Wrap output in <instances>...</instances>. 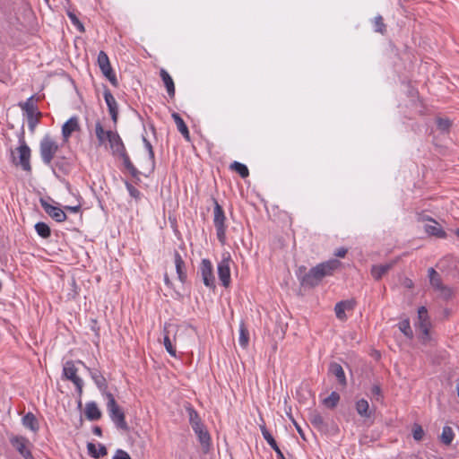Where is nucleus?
Returning <instances> with one entry per match:
<instances>
[{
  "mask_svg": "<svg viewBox=\"0 0 459 459\" xmlns=\"http://www.w3.org/2000/svg\"><path fill=\"white\" fill-rule=\"evenodd\" d=\"M112 459H131V457L127 452L122 449H117Z\"/></svg>",
  "mask_w": 459,
  "mask_h": 459,
  "instance_id": "6e6d98bb",
  "label": "nucleus"
},
{
  "mask_svg": "<svg viewBox=\"0 0 459 459\" xmlns=\"http://www.w3.org/2000/svg\"><path fill=\"white\" fill-rule=\"evenodd\" d=\"M85 416L89 420L94 421L101 418V411L95 402H89L85 405Z\"/></svg>",
  "mask_w": 459,
  "mask_h": 459,
  "instance_id": "412c9836",
  "label": "nucleus"
},
{
  "mask_svg": "<svg viewBox=\"0 0 459 459\" xmlns=\"http://www.w3.org/2000/svg\"><path fill=\"white\" fill-rule=\"evenodd\" d=\"M174 262L178 278L182 283H185L187 278L186 265L181 255L177 250L174 251Z\"/></svg>",
  "mask_w": 459,
  "mask_h": 459,
  "instance_id": "a211bd4d",
  "label": "nucleus"
},
{
  "mask_svg": "<svg viewBox=\"0 0 459 459\" xmlns=\"http://www.w3.org/2000/svg\"><path fill=\"white\" fill-rule=\"evenodd\" d=\"M175 124L177 125L178 130L181 133L183 137L187 141L190 142V134L187 126L184 122L183 118L180 117L178 113H172L171 115Z\"/></svg>",
  "mask_w": 459,
  "mask_h": 459,
  "instance_id": "5701e85b",
  "label": "nucleus"
},
{
  "mask_svg": "<svg viewBox=\"0 0 459 459\" xmlns=\"http://www.w3.org/2000/svg\"><path fill=\"white\" fill-rule=\"evenodd\" d=\"M19 106L25 112L28 121V126L31 133L34 132L37 125L39 123L42 113L38 111L37 107L33 103V96L27 99L23 103H19Z\"/></svg>",
  "mask_w": 459,
  "mask_h": 459,
  "instance_id": "423d86ee",
  "label": "nucleus"
},
{
  "mask_svg": "<svg viewBox=\"0 0 459 459\" xmlns=\"http://www.w3.org/2000/svg\"><path fill=\"white\" fill-rule=\"evenodd\" d=\"M160 76L166 87L167 92L170 98H174L175 96V84L173 79L169 75V74L163 68L160 71Z\"/></svg>",
  "mask_w": 459,
  "mask_h": 459,
  "instance_id": "4be33fe9",
  "label": "nucleus"
},
{
  "mask_svg": "<svg viewBox=\"0 0 459 459\" xmlns=\"http://www.w3.org/2000/svg\"><path fill=\"white\" fill-rule=\"evenodd\" d=\"M67 15H68L71 22L73 23V25L75 26L80 32L85 31L83 24L81 22V21L78 19V17L76 16L75 13L68 11Z\"/></svg>",
  "mask_w": 459,
  "mask_h": 459,
  "instance_id": "37998d69",
  "label": "nucleus"
},
{
  "mask_svg": "<svg viewBox=\"0 0 459 459\" xmlns=\"http://www.w3.org/2000/svg\"><path fill=\"white\" fill-rule=\"evenodd\" d=\"M355 302L353 300H342L336 303L334 307V312L336 317L340 320L346 319L345 310H352L354 307Z\"/></svg>",
  "mask_w": 459,
  "mask_h": 459,
  "instance_id": "6ab92c4d",
  "label": "nucleus"
},
{
  "mask_svg": "<svg viewBox=\"0 0 459 459\" xmlns=\"http://www.w3.org/2000/svg\"><path fill=\"white\" fill-rule=\"evenodd\" d=\"M143 142L148 151L150 160L154 163V152L152 143L144 136L143 137Z\"/></svg>",
  "mask_w": 459,
  "mask_h": 459,
  "instance_id": "3c124183",
  "label": "nucleus"
},
{
  "mask_svg": "<svg viewBox=\"0 0 459 459\" xmlns=\"http://www.w3.org/2000/svg\"><path fill=\"white\" fill-rule=\"evenodd\" d=\"M339 401L340 394L337 392L333 391L328 397L323 400V404L329 409H333L337 406Z\"/></svg>",
  "mask_w": 459,
  "mask_h": 459,
  "instance_id": "c9c22d12",
  "label": "nucleus"
},
{
  "mask_svg": "<svg viewBox=\"0 0 459 459\" xmlns=\"http://www.w3.org/2000/svg\"><path fill=\"white\" fill-rule=\"evenodd\" d=\"M418 319H419V322L429 320V316H428V310L423 306L419 307V309H418Z\"/></svg>",
  "mask_w": 459,
  "mask_h": 459,
  "instance_id": "603ef678",
  "label": "nucleus"
},
{
  "mask_svg": "<svg viewBox=\"0 0 459 459\" xmlns=\"http://www.w3.org/2000/svg\"><path fill=\"white\" fill-rule=\"evenodd\" d=\"M98 65L101 72L111 69V65L108 55L104 51H100L98 55Z\"/></svg>",
  "mask_w": 459,
  "mask_h": 459,
  "instance_id": "58836bf2",
  "label": "nucleus"
},
{
  "mask_svg": "<svg viewBox=\"0 0 459 459\" xmlns=\"http://www.w3.org/2000/svg\"><path fill=\"white\" fill-rule=\"evenodd\" d=\"M22 424L34 433L38 432L39 429V421L32 412H28L22 417Z\"/></svg>",
  "mask_w": 459,
  "mask_h": 459,
  "instance_id": "cd10ccee",
  "label": "nucleus"
},
{
  "mask_svg": "<svg viewBox=\"0 0 459 459\" xmlns=\"http://www.w3.org/2000/svg\"><path fill=\"white\" fill-rule=\"evenodd\" d=\"M118 156L122 159L123 164L126 169H128L129 166H131L133 164L126 151H125L124 152H121L120 154H118Z\"/></svg>",
  "mask_w": 459,
  "mask_h": 459,
  "instance_id": "13d9d810",
  "label": "nucleus"
},
{
  "mask_svg": "<svg viewBox=\"0 0 459 459\" xmlns=\"http://www.w3.org/2000/svg\"><path fill=\"white\" fill-rule=\"evenodd\" d=\"M455 235L459 238V229L455 230Z\"/></svg>",
  "mask_w": 459,
  "mask_h": 459,
  "instance_id": "338daca9",
  "label": "nucleus"
},
{
  "mask_svg": "<svg viewBox=\"0 0 459 459\" xmlns=\"http://www.w3.org/2000/svg\"><path fill=\"white\" fill-rule=\"evenodd\" d=\"M125 184L130 196L135 199L136 201H139L142 196L141 192L136 187H134L130 182L126 181Z\"/></svg>",
  "mask_w": 459,
  "mask_h": 459,
  "instance_id": "a18cd8bd",
  "label": "nucleus"
},
{
  "mask_svg": "<svg viewBox=\"0 0 459 459\" xmlns=\"http://www.w3.org/2000/svg\"><path fill=\"white\" fill-rule=\"evenodd\" d=\"M200 273L204 281V284L209 288L215 287V278L213 275V267L209 259H203L200 264Z\"/></svg>",
  "mask_w": 459,
  "mask_h": 459,
  "instance_id": "6e6552de",
  "label": "nucleus"
},
{
  "mask_svg": "<svg viewBox=\"0 0 459 459\" xmlns=\"http://www.w3.org/2000/svg\"><path fill=\"white\" fill-rule=\"evenodd\" d=\"M20 146L16 149L19 153L18 158L12 152V160L15 166H20L26 172H31L30 153L31 151L27 145L23 134L20 137Z\"/></svg>",
  "mask_w": 459,
  "mask_h": 459,
  "instance_id": "20e7f679",
  "label": "nucleus"
},
{
  "mask_svg": "<svg viewBox=\"0 0 459 459\" xmlns=\"http://www.w3.org/2000/svg\"><path fill=\"white\" fill-rule=\"evenodd\" d=\"M341 264L337 259H330L312 267L308 272L305 266H299L296 274L303 287L313 288L317 286L323 278L333 275Z\"/></svg>",
  "mask_w": 459,
  "mask_h": 459,
  "instance_id": "f257e3e1",
  "label": "nucleus"
},
{
  "mask_svg": "<svg viewBox=\"0 0 459 459\" xmlns=\"http://www.w3.org/2000/svg\"><path fill=\"white\" fill-rule=\"evenodd\" d=\"M55 172V169H57L64 175H67L72 170L71 160L65 156H56L50 166Z\"/></svg>",
  "mask_w": 459,
  "mask_h": 459,
  "instance_id": "2eb2a0df",
  "label": "nucleus"
},
{
  "mask_svg": "<svg viewBox=\"0 0 459 459\" xmlns=\"http://www.w3.org/2000/svg\"><path fill=\"white\" fill-rule=\"evenodd\" d=\"M292 422L295 425L298 433L300 435V437L303 439H305V435H304V432H303V429H301V427L296 422V420L294 419H292Z\"/></svg>",
  "mask_w": 459,
  "mask_h": 459,
  "instance_id": "680f3d73",
  "label": "nucleus"
},
{
  "mask_svg": "<svg viewBox=\"0 0 459 459\" xmlns=\"http://www.w3.org/2000/svg\"><path fill=\"white\" fill-rule=\"evenodd\" d=\"M130 175L135 179L136 183L140 181V174L141 172L132 164L129 166L128 169H126Z\"/></svg>",
  "mask_w": 459,
  "mask_h": 459,
  "instance_id": "864d4df0",
  "label": "nucleus"
},
{
  "mask_svg": "<svg viewBox=\"0 0 459 459\" xmlns=\"http://www.w3.org/2000/svg\"><path fill=\"white\" fill-rule=\"evenodd\" d=\"M130 175L135 179L136 183L140 181V174L141 172L132 164L129 166L128 169H126Z\"/></svg>",
  "mask_w": 459,
  "mask_h": 459,
  "instance_id": "5fc2aeb1",
  "label": "nucleus"
},
{
  "mask_svg": "<svg viewBox=\"0 0 459 459\" xmlns=\"http://www.w3.org/2000/svg\"><path fill=\"white\" fill-rule=\"evenodd\" d=\"M10 442L13 447L19 452V454L24 458L28 459L32 455L30 449L27 448V445L29 444V440L21 436L13 437L10 439Z\"/></svg>",
  "mask_w": 459,
  "mask_h": 459,
  "instance_id": "4468645a",
  "label": "nucleus"
},
{
  "mask_svg": "<svg viewBox=\"0 0 459 459\" xmlns=\"http://www.w3.org/2000/svg\"><path fill=\"white\" fill-rule=\"evenodd\" d=\"M80 131V125L77 117H70L62 126V138L64 143H67L72 134Z\"/></svg>",
  "mask_w": 459,
  "mask_h": 459,
  "instance_id": "f8f14e48",
  "label": "nucleus"
},
{
  "mask_svg": "<svg viewBox=\"0 0 459 459\" xmlns=\"http://www.w3.org/2000/svg\"><path fill=\"white\" fill-rule=\"evenodd\" d=\"M59 151L58 143L49 134H45L39 142V154L42 162L51 166Z\"/></svg>",
  "mask_w": 459,
  "mask_h": 459,
  "instance_id": "f03ea898",
  "label": "nucleus"
},
{
  "mask_svg": "<svg viewBox=\"0 0 459 459\" xmlns=\"http://www.w3.org/2000/svg\"><path fill=\"white\" fill-rule=\"evenodd\" d=\"M230 169L237 172L242 178H246L249 176V170L247 167L238 161H234L230 164Z\"/></svg>",
  "mask_w": 459,
  "mask_h": 459,
  "instance_id": "f704fd0d",
  "label": "nucleus"
},
{
  "mask_svg": "<svg viewBox=\"0 0 459 459\" xmlns=\"http://www.w3.org/2000/svg\"><path fill=\"white\" fill-rule=\"evenodd\" d=\"M78 406L82 407V401H81V399L78 401Z\"/></svg>",
  "mask_w": 459,
  "mask_h": 459,
  "instance_id": "774afa93",
  "label": "nucleus"
},
{
  "mask_svg": "<svg viewBox=\"0 0 459 459\" xmlns=\"http://www.w3.org/2000/svg\"><path fill=\"white\" fill-rule=\"evenodd\" d=\"M91 379L94 381L100 391L106 397L108 384L106 378L103 377L101 372L96 368H87Z\"/></svg>",
  "mask_w": 459,
  "mask_h": 459,
  "instance_id": "dca6fc26",
  "label": "nucleus"
},
{
  "mask_svg": "<svg viewBox=\"0 0 459 459\" xmlns=\"http://www.w3.org/2000/svg\"><path fill=\"white\" fill-rule=\"evenodd\" d=\"M329 373L333 375L339 384L342 386H346L347 380L342 367L337 362H332L329 365Z\"/></svg>",
  "mask_w": 459,
  "mask_h": 459,
  "instance_id": "aec40b11",
  "label": "nucleus"
},
{
  "mask_svg": "<svg viewBox=\"0 0 459 459\" xmlns=\"http://www.w3.org/2000/svg\"><path fill=\"white\" fill-rule=\"evenodd\" d=\"M186 410L188 415L189 423L193 429H199V427L204 425L199 414L191 404L188 403L186 406Z\"/></svg>",
  "mask_w": 459,
  "mask_h": 459,
  "instance_id": "b1692460",
  "label": "nucleus"
},
{
  "mask_svg": "<svg viewBox=\"0 0 459 459\" xmlns=\"http://www.w3.org/2000/svg\"><path fill=\"white\" fill-rule=\"evenodd\" d=\"M170 328H171V325H169V326L165 325V327H164L165 335H164L163 343H164L165 349L169 352V354L171 355L172 357H176L177 351L172 343V341L169 338Z\"/></svg>",
  "mask_w": 459,
  "mask_h": 459,
  "instance_id": "2f4dec72",
  "label": "nucleus"
},
{
  "mask_svg": "<svg viewBox=\"0 0 459 459\" xmlns=\"http://www.w3.org/2000/svg\"><path fill=\"white\" fill-rule=\"evenodd\" d=\"M63 376L65 379L74 383L79 396H81L82 394L83 381L77 376V368L74 366V361L69 360L65 363L63 368Z\"/></svg>",
  "mask_w": 459,
  "mask_h": 459,
  "instance_id": "0eeeda50",
  "label": "nucleus"
},
{
  "mask_svg": "<svg viewBox=\"0 0 459 459\" xmlns=\"http://www.w3.org/2000/svg\"><path fill=\"white\" fill-rule=\"evenodd\" d=\"M35 230L43 238H48L51 235V230L45 222H37L35 224Z\"/></svg>",
  "mask_w": 459,
  "mask_h": 459,
  "instance_id": "ea45409f",
  "label": "nucleus"
},
{
  "mask_svg": "<svg viewBox=\"0 0 459 459\" xmlns=\"http://www.w3.org/2000/svg\"><path fill=\"white\" fill-rule=\"evenodd\" d=\"M346 254H347V249L344 247H341V248L337 249L336 252L334 253V255L338 257H344Z\"/></svg>",
  "mask_w": 459,
  "mask_h": 459,
  "instance_id": "052dcab7",
  "label": "nucleus"
},
{
  "mask_svg": "<svg viewBox=\"0 0 459 459\" xmlns=\"http://www.w3.org/2000/svg\"><path fill=\"white\" fill-rule=\"evenodd\" d=\"M356 411L363 418H369L372 414L371 411H369L368 402L364 398L356 402Z\"/></svg>",
  "mask_w": 459,
  "mask_h": 459,
  "instance_id": "c756f323",
  "label": "nucleus"
},
{
  "mask_svg": "<svg viewBox=\"0 0 459 459\" xmlns=\"http://www.w3.org/2000/svg\"><path fill=\"white\" fill-rule=\"evenodd\" d=\"M374 30L384 35L386 32V25L381 15H377L373 20Z\"/></svg>",
  "mask_w": 459,
  "mask_h": 459,
  "instance_id": "79ce46f5",
  "label": "nucleus"
},
{
  "mask_svg": "<svg viewBox=\"0 0 459 459\" xmlns=\"http://www.w3.org/2000/svg\"><path fill=\"white\" fill-rule=\"evenodd\" d=\"M308 420L311 424L319 430H324L327 428V424L325 422L323 416L316 410L308 413Z\"/></svg>",
  "mask_w": 459,
  "mask_h": 459,
  "instance_id": "393cba45",
  "label": "nucleus"
},
{
  "mask_svg": "<svg viewBox=\"0 0 459 459\" xmlns=\"http://www.w3.org/2000/svg\"><path fill=\"white\" fill-rule=\"evenodd\" d=\"M239 345L243 348H247L249 342V332L246 327L244 322H241L239 325V338H238Z\"/></svg>",
  "mask_w": 459,
  "mask_h": 459,
  "instance_id": "473e14b6",
  "label": "nucleus"
},
{
  "mask_svg": "<svg viewBox=\"0 0 459 459\" xmlns=\"http://www.w3.org/2000/svg\"><path fill=\"white\" fill-rule=\"evenodd\" d=\"M106 399L107 410L113 423L117 429L128 431L129 426L126 420L125 412L116 402L113 394L111 393H107Z\"/></svg>",
  "mask_w": 459,
  "mask_h": 459,
  "instance_id": "7ed1b4c3",
  "label": "nucleus"
},
{
  "mask_svg": "<svg viewBox=\"0 0 459 459\" xmlns=\"http://www.w3.org/2000/svg\"><path fill=\"white\" fill-rule=\"evenodd\" d=\"M429 281H430L431 286L433 288H435L436 290H438L439 288H441L443 286L441 278H440L439 274L435 271L434 268L429 269Z\"/></svg>",
  "mask_w": 459,
  "mask_h": 459,
  "instance_id": "a19ab883",
  "label": "nucleus"
},
{
  "mask_svg": "<svg viewBox=\"0 0 459 459\" xmlns=\"http://www.w3.org/2000/svg\"><path fill=\"white\" fill-rule=\"evenodd\" d=\"M108 143L114 155H118L126 151L120 135L112 130H108Z\"/></svg>",
  "mask_w": 459,
  "mask_h": 459,
  "instance_id": "9b49d317",
  "label": "nucleus"
},
{
  "mask_svg": "<svg viewBox=\"0 0 459 459\" xmlns=\"http://www.w3.org/2000/svg\"><path fill=\"white\" fill-rule=\"evenodd\" d=\"M437 290L440 291L441 295L444 299H448L452 297V290L448 288L447 286L443 285L441 288H439Z\"/></svg>",
  "mask_w": 459,
  "mask_h": 459,
  "instance_id": "4d7b16f0",
  "label": "nucleus"
},
{
  "mask_svg": "<svg viewBox=\"0 0 459 459\" xmlns=\"http://www.w3.org/2000/svg\"><path fill=\"white\" fill-rule=\"evenodd\" d=\"M87 449L91 456L95 459L104 456L108 454L106 446L102 444H99V449H96V446L93 443L87 444Z\"/></svg>",
  "mask_w": 459,
  "mask_h": 459,
  "instance_id": "7c9ffc66",
  "label": "nucleus"
},
{
  "mask_svg": "<svg viewBox=\"0 0 459 459\" xmlns=\"http://www.w3.org/2000/svg\"><path fill=\"white\" fill-rule=\"evenodd\" d=\"M260 429L262 432V435L264 438L266 440L268 445L273 449L276 453L278 459H286L283 453L280 449L279 446L277 445V442L275 441L273 435L269 432V430L266 429L264 425L260 426Z\"/></svg>",
  "mask_w": 459,
  "mask_h": 459,
  "instance_id": "f3484780",
  "label": "nucleus"
},
{
  "mask_svg": "<svg viewBox=\"0 0 459 459\" xmlns=\"http://www.w3.org/2000/svg\"><path fill=\"white\" fill-rule=\"evenodd\" d=\"M412 436H413V438L416 440V441H420L422 440L423 437H424V430L422 429V427L417 423H415L413 425V428H412Z\"/></svg>",
  "mask_w": 459,
  "mask_h": 459,
  "instance_id": "09e8293b",
  "label": "nucleus"
},
{
  "mask_svg": "<svg viewBox=\"0 0 459 459\" xmlns=\"http://www.w3.org/2000/svg\"><path fill=\"white\" fill-rule=\"evenodd\" d=\"M198 437V440L204 448H209L211 445V437L204 425L199 427V429H193Z\"/></svg>",
  "mask_w": 459,
  "mask_h": 459,
  "instance_id": "bb28decb",
  "label": "nucleus"
},
{
  "mask_svg": "<svg viewBox=\"0 0 459 459\" xmlns=\"http://www.w3.org/2000/svg\"><path fill=\"white\" fill-rule=\"evenodd\" d=\"M399 330L409 339L413 338V332L411 330L410 320L408 318L403 319L398 323Z\"/></svg>",
  "mask_w": 459,
  "mask_h": 459,
  "instance_id": "4c0bfd02",
  "label": "nucleus"
},
{
  "mask_svg": "<svg viewBox=\"0 0 459 459\" xmlns=\"http://www.w3.org/2000/svg\"><path fill=\"white\" fill-rule=\"evenodd\" d=\"M371 394L377 402L383 399L382 389L379 384L373 385L371 387Z\"/></svg>",
  "mask_w": 459,
  "mask_h": 459,
  "instance_id": "8fccbe9b",
  "label": "nucleus"
},
{
  "mask_svg": "<svg viewBox=\"0 0 459 459\" xmlns=\"http://www.w3.org/2000/svg\"><path fill=\"white\" fill-rule=\"evenodd\" d=\"M95 134L98 139L99 145H103L108 142V131L104 130L100 121H98L95 124Z\"/></svg>",
  "mask_w": 459,
  "mask_h": 459,
  "instance_id": "72a5a7b5",
  "label": "nucleus"
},
{
  "mask_svg": "<svg viewBox=\"0 0 459 459\" xmlns=\"http://www.w3.org/2000/svg\"><path fill=\"white\" fill-rule=\"evenodd\" d=\"M103 97L105 100V102L108 106V112L111 116V119L114 122V124H117V118H118V106L117 103L112 95L111 91L105 88L103 91Z\"/></svg>",
  "mask_w": 459,
  "mask_h": 459,
  "instance_id": "ddd939ff",
  "label": "nucleus"
},
{
  "mask_svg": "<svg viewBox=\"0 0 459 459\" xmlns=\"http://www.w3.org/2000/svg\"><path fill=\"white\" fill-rule=\"evenodd\" d=\"M65 209L66 211H69V212H78L81 209V206L80 205H75V206H65Z\"/></svg>",
  "mask_w": 459,
  "mask_h": 459,
  "instance_id": "e2e57ef3",
  "label": "nucleus"
},
{
  "mask_svg": "<svg viewBox=\"0 0 459 459\" xmlns=\"http://www.w3.org/2000/svg\"><path fill=\"white\" fill-rule=\"evenodd\" d=\"M416 216H417V221L420 222H424V221H431L432 222L434 221V219H432L431 217H429L423 212H418Z\"/></svg>",
  "mask_w": 459,
  "mask_h": 459,
  "instance_id": "bf43d9fd",
  "label": "nucleus"
},
{
  "mask_svg": "<svg viewBox=\"0 0 459 459\" xmlns=\"http://www.w3.org/2000/svg\"><path fill=\"white\" fill-rule=\"evenodd\" d=\"M103 75L109 81V82L114 86H118V81L117 79L116 74L113 69H107V71L101 72Z\"/></svg>",
  "mask_w": 459,
  "mask_h": 459,
  "instance_id": "de8ad7c7",
  "label": "nucleus"
},
{
  "mask_svg": "<svg viewBox=\"0 0 459 459\" xmlns=\"http://www.w3.org/2000/svg\"><path fill=\"white\" fill-rule=\"evenodd\" d=\"M213 224L216 229L217 238L221 245H224L226 240V216L222 207L219 204L217 200L213 199Z\"/></svg>",
  "mask_w": 459,
  "mask_h": 459,
  "instance_id": "39448f33",
  "label": "nucleus"
},
{
  "mask_svg": "<svg viewBox=\"0 0 459 459\" xmlns=\"http://www.w3.org/2000/svg\"><path fill=\"white\" fill-rule=\"evenodd\" d=\"M433 225H426L425 231L431 236L445 238L446 237V231L441 228L439 223L435 220L432 221Z\"/></svg>",
  "mask_w": 459,
  "mask_h": 459,
  "instance_id": "c85d7f7f",
  "label": "nucleus"
},
{
  "mask_svg": "<svg viewBox=\"0 0 459 459\" xmlns=\"http://www.w3.org/2000/svg\"><path fill=\"white\" fill-rule=\"evenodd\" d=\"M437 126L442 132H447L451 126V121L448 118L437 117Z\"/></svg>",
  "mask_w": 459,
  "mask_h": 459,
  "instance_id": "49530a36",
  "label": "nucleus"
},
{
  "mask_svg": "<svg viewBox=\"0 0 459 459\" xmlns=\"http://www.w3.org/2000/svg\"><path fill=\"white\" fill-rule=\"evenodd\" d=\"M39 202L46 213L56 222H63L66 220L67 216L61 208L51 205L43 198H40Z\"/></svg>",
  "mask_w": 459,
  "mask_h": 459,
  "instance_id": "9d476101",
  "label": "nucleus"
},
{
  "mask_svg": "<svg viewBox=\"0 0 459 459\" xmlns=\"http://www.w3.org/2000/svg\"><path fill=\"white\" fill-rule=\"evenodd\" d=\"M394 262L373 265L371 268L373 278L377 281L380 280L394 266Z\"/></svg>",
  "mask_w": 459,
  "mask_h": 459,
  "instance_id": "a878e982",
  "label": "nucleus"
},
{
  "mask_svg": "<svg viewBox=\"0 0 459 459\" xmlns=\"http://www.w3.org/2000/svg\"><path fill=\"white\" fill-rule=\"evenodd\" d=\"M454 437H455V434H454L452 428H450L448 426H445L442 429V433L440 436L441 442L443 444H445L446 446H449V445H451Z\"/></svg>",
  "mask_w": 459,
  "mask_h": 459,
  "instance_id": "e433bc0d",
  "label": "nucleus"
},
{
  "mask_svg": "<svg viewBox=\"0 0 459 459\" xmlns=\"http://www.w3.org/2000/svg\"><path fill=\"white\" fill-rule=\"evenodd\" d=\"M417 327L422 333L423 338L425 340L429 339V328H430V322H429V320L422 321V322H418Z\"/></svg>",
  "mask_w": 459,
  "mask_h": 459,
  "instance_id": "c03bdc74",
  "label": "nucleus"
},
{
  "mask_svg": "<svg viewBox=\"0 0 459 459\" xmlns=\"http://www.w3.org/2000/svg\"><path fill=\"white\" fill-rule=\"evenodd\" d=\"M92 432L94 435L98 436V437H101L102 436V430H101V428L99 427V426H95L93 427L92 429Z\"/></svg>",
  "mask_w": 459,
  "mask_h": 459,
  "instance_id": "0e129e2a",
  "label": "nucleus"
},
{
  "mask_svg": "<svg viewBox=\"0 0 459 459\" xmlns=\"http://www.w3.org/2000/svg\"><path fill=\"white\" fill-rule=\"evenodd\" d=\"M230 256L228 255V257H224L217 266L219 279L221 284L226 288L229 287L230 283Z\"/></svg>",
  "mask_w": 459,
  "mask_h": 459,
  "instance_id": "1a4fd4ad",
  "label": "nucleus"
},
{
  "mask_svg": "<svg viewBox=\"0 0 459 459\" xmlns=\"http://www.w3.org/2000/svg\"><path fill=\"white\" fill-rule=\"evenodd\" d=\"M164 281H165L166 285L169 286L170 284V281H169V279L167 274L165 275Z\"/></svg>",
  "mask_w": 459,
  "mask_h": 459,
  "instance_id": "69168bd1",
  "label": "nucleus"
}]
</instances>
